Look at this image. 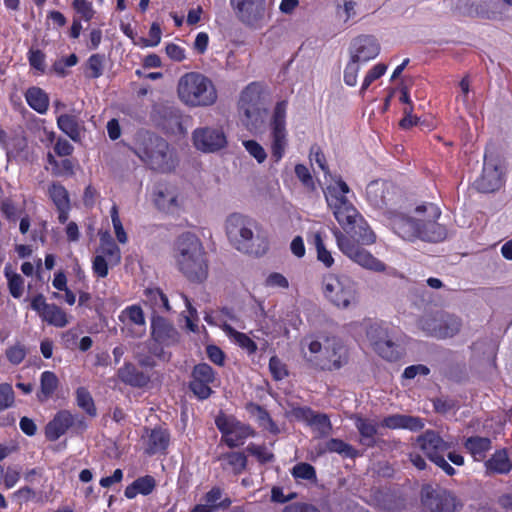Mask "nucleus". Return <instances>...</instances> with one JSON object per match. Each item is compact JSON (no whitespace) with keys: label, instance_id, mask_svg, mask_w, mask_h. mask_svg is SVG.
I'll list each match as a JSON object with an SVG mask.
<instances>
[{"label":"nucleus","instance_id":"f257e3e1","mask_svg":"<svg viewBox=\"0 0 512 512\" xmlns=\"http://www.w3.org/2000/svg\"><path fill=\"white\" fill-rule=\"evenodd\" d=\"M440 215L437 205L424 203L408 213L389 212V225L405 241L438 242L446 237V229L438 223Z\"/></svg>","mask_w":512,"mask_h":512},{"label":"nucleus","instance_id":"f03ea898","mask_svg":"<svg viewBox=\"0 0 512 512\" xmlns=\"http://www.w3.org/2000/svg\"><path fill=\"white\" fill-rule=\"evenodd\" d=\"M174 259L178 270L190 281L202 283L208 277V261L200 240L191 233L176 241Z\"/></svg>","mask_w":512,"mask_h":512},{"label":"nucleus","instance_id":"7ed1b4c3","mask_svg":"<svg viewBox=\"0 0 512 512\" xmlns=\"http://www.w3.org/2000/svg\"><path fill=\"white\" fill-rule=\"evenodd\" d=\"M225 230L230 243L240 252L261 255L267 249L259 223L247 215H229L225 222Z\"/></svg>","mask_w":512,"mask_h":512},{"label":"nucleus","instance_id":"20e7f679","mask_svg":"<svg viewBox=\"0 0 512 512\" xmlns=\"http://www.w3.org/2000/svg\"><path fill=\"white\" fill-rule=\"evenodd\" d=\"M177 95L188 107H207L217 101V90L213 82L198 72L182 75L177 84Z\"/></svg>","mask_w":512,"mask_h":512},{"label":"nucleus","instance_id":"39448f33","mask_svg":"<svg viewBox=\"0 0 512 512\" xmlns=\"http://www.w3.org/2000/svg\"><path fill=\"white\" fill-rule=\"evenodd\" d=\"M133 150L151 169L166 172L174 167L168 143L153 133L148 131L137 133Z\"/></svg>","mask_w":512,"mask_h":512},{"label":"nucleus","instance_id":"423d86ee","mask_svg":"<svg viewBox=\"0 0 512 512\" xmlns=\"http://www.w3.org/2000/svg\"><path fill=\"white\" fill-rule=\"evenodd\" d=\"M324 298L339 309H351L358 305L357 283L345 275L328 274L321 284Z\"/></svg>","mask_w":512,"mask_h":512},{"label":"nucleus","instance_id":"0eeeda50","mask_svg":"<svg viewBox=\"0 0 512 512\" xmlns=\"http://www.w3.org/2000/svg\"><path fill=\"white\" fill-rule=\"evenodd\" d=\"M238 105L247 129L257 130L264 123L267 110L264 86L258 82L248 84L241 92Z\"/></svg>","mask_w":512,"mask_h":512},{"label":"nucleus","instance_id":"6e6552de","mask_svg":"<svg viewBox=\"0 0 512 512\" xmlns=\"http://www.w3.org/2000/svg\"><path fill=\"white\" fill-rule=\"evenodd\" d=\"M349 191L348 185L340 178L327 185L324 191L329 208L345 231L355 225V221L361 216L346 197Z\"/></svg>","mask_w":512,"mask_h":512},{"label":"nucleus","instance_id":"1a4fd4ad","mask_svg":"<svg viewBox=\"0 0 512 512\" xmlns=\"http://www.w3.org/2000/svg\"><path fill=\"white\" fill-rule=\"evenodd\" d=\"M236 18L245 26L261 29L270 20L266 0H229Z\"/></svg>","mask_w":512,"mask_h":512},{"label":"nucleus","instance_id":"9d476101","mask_svg":"<svg viewBox=\"0 0 512 512\" xmlns=\"http://www.w3.org/2000/svg\"><path fill=\"white\" fill-rule=\"evenodd\" d=\"M286 112L287 102L284 100L277 102L269 124L271 137V156L276 163L283 158L286 147L288 145Z\"/></svg>","mask_w":512,"mask_h":512},{"label":"nucleus","instance_id":"9b49d317","mask_svg":"<svg viewBox=\"0 0 512 512\" xmlns=\"http://www.w3.org/2000/svg\"><path fill=\"white\" fill-rule=\"evenodd\" d=\"M418 326L428 336L445 339L456 335L461 328V320L445 312L425 315L418 321Z\"/></svg>","mask_w":512,"mask_h":512},{"label":"nucleus","instance_id":"f8f14e48","mask_svg":"<svg viewBox=\"0 0 512 512\" xmlns=\"http://www.w3.org/2000/svg\"><path fill=\"white\" fill-rule=\"evenodd\" d=\"M339 249L361 267L374 272H384L386 265L374 257L370 252L355 244L351 239L339 231L335 232Z\"/></svg>","mask_w":512,"mask_h":512},{"label":"nucleus","instance_id":"ddd939ff","mask_svg":"<svg viewBox=\"0 0 512 512\" xmlns=\"http://www.w3.org/2000/svg\"><path fill=\"white\" fill-rule=\"evenodd\" d=\"M366 334L370 345L379 356L388 361H395L399 358L397 345L393 342L386 325L372 323Z\"/></svg>","mask_w":512,"mask_h":512},{"label":"nucleus","instance_id":"4468645a","mask_svg":"<svg viewBox=\"0 0 512 512\" xmlns=\"http://www.w3.org/2000/svg\"><path fill=\"white\" fill-rule=\"evenodd\" d=\"M215 424L222 433V440L231 448L244 444L246 439L253 435L250 426L233 416L219 415L215 419Z\"/></svg>","mask_w":512,"mask_h":512},{"label":"nucleus","instance_id":"2eb2a0df","mask_svg":"<svg viewBox=\"0 0 512 512\" xmlns=\"http://www.w3.org/2000/svg\"><path fill=\"white\" fill-rule=\"evenodd\" d=\"M195 148L204 153H214L227 145L222 129L215 127H199L192 133Z\"/></svg>","mask_w":512,"mask_h":512},{"label":"nucleus","instance_id":"dca6fc26","mask_svg":"<svg viewBox=\"0 0 512 512\" xmlns=\"http://www.w3.org/2000/svg\"><path fill=\"white\" fill-rule=\"evenodd\" d=\"M422 502L431 512H455L462 504L446 490H434L430 486L422 490Z\"/></svg>","mask_w":512,"mask_h":512},{"label":"nucleus","instance_id":"f3484780","mask_svg":"<svg viewBox=\"0 0 512 512\" xmlns=\"http://www.w3.org/2000/svg\"><path fill=\"white\" fill-rule=\"evenodd\" d=\"M503 184V170L500 161L485 156L482 174L474 185L480 192L490 193L498 190Z\"/></svg>","mask_w":512,"mask_h":512},{"label":"nucleus","instance_id":"a211bd4d","mask_svg":"<svg viewBox=\"0 0 512 512\" xmlns=\"http://www.w3.org/2000/svg\"><path fill=\"white\" fill-rule=\"evenodd\" d=\"M72 426L84 430L87 424L82 417L73 415L68 410H61L57 412L54 418L47 424L45 435L48 440L56 441Z\"/></svg>","mask_w":512,"mask_h":512},{"label":"nucleus","instance_id":"6ab92c4d","mask_svg":"<svg viewBox=\"0 0 512 512\" xmlns=\"http://www.w3.org/2000/svg\"><path fill=\"white\" fill-rule=\"evenodd\" d=\"M395 186L384 180L371 181L366 187V200L375 209H385L394 202Z\"/></svg>","mask_w":512,"mask_h":512},{"label":"nucleus","instance_id":"aec40b11","mask_svg":"<svg viewBox=\"0 0 512 512\" xmlns=\"http://www.w3.org/2000/svg\"><path fill=\"white\" fill-rule=\"evenodd\" d=\"M153 201L159 210L173 213L178 211L183 198L178 189L170 184H159L153 192Z\"/></svg>","mask_w":512,"mask_h":512},{"label":"nucleus","instance_id":"412c9836","mask_svg":"<svg viewBox=\"0 0 512 512\" xmlns=\"http://www.w3.org/2000/svg\"><path fill=\"white\" fill-rule=\"evenodd\" d=\"M214 380L215 373L212 367L206 363H200L193 369L190 389L199 399H207L212 393L210 385Z\"/></svg>","mask_w":512,"mask_h":512},{"label":"nucleus","instance_id":"4be33fe9","mask_svg":"<svg viewBox=\"0 0 512 512\" xmlns=\"http://www.w3.org/2000/svg\"><path fill=\"white\" fill-rule=\"evenodd\" d=\"M349 52L351 59L366 63L379 55L380 45L375 37L361 35L352 41Z\"/></svg>","mask_w":512,"mask_h":512},{"label":"nucleus","instance_id":"5701e85b","mask_svg":"<svg viewBox=\"0 0 512 512\" xmlns=\"http://www.w3.org/2000/svg\"><path fill=\"white\" fill-rule=\"evenodd\" d=\"M230 505L231 500L224 490L214 486L202 496L200 502L190 512H216L227 509Z\"/></svg>","mask_w":512,"mask_h":512},{"label":"nucleus","instance_id":"b1692460","mask_svg":"<svg viewBox=\"0 0 512 512\" xmlns=\"http://www.w3.org/2000/svg\"><path fill=\"white\" fill-rule=\"evenodd\" d=\"M151 335L153 340L163 346H172L178 343L179 333L165 318L153 315L151 320Z\"/></svg>","mask_w":512,"mask_h":512},{"label":"nucleus","instance_id":"393cba45","mask_svg":"<svg viewBox=\"0 0 512 512\" xmlns=\"http://www.w3.org/2000/svg\"><path fill=\"white\" fill-rule=\"evenodd\" d=\"M417 443L425 455L434 462L440 458L451 447V445L444 441L438 433L432 430H427L424 434L417 438Z\"/></svg>","mask_w":512,"mask_h":512},{"label":"nucleus","instance_id":"a878e982","mask_svg":"<svg viewBox=\"0 0 512 512\" xmlns=\"http://www.w3.org/2000/svg\"><path fill=\"white\" fill-rule=\"evenodd\" d=\"M380 426L387 429H406L412 432H417L424 427V422L420 417L392 414L384 417Z\"/></svg>","mask_w":512,"mask_h":512},{"label":"nucleus","instance_id":"bb28decb","mask_svg":"<svg viewBox=\"0 0 512 512\" xmlns=\"http://www.w3.org/2000/svg\"><path fill=\"white\" fill-rule=\"evenodd\" d=\"M354 424L360 434V443L366 447H374L376 445V435L381 427L374 419L354 416Z\"/></svg>","mask_w":512,"mask_h":512},{"label":"nucleus","instance_id":"cd10ccee","mask_svg":"<svg viewBox=\"0 0 512 512\" xmlns=\"http://www.w3.org/2000/svg\"><path fill=\"white\" fill-rule=\"evenodd\" d=\"M323 360L335 368H340L346 361V349L339 339L335 337L325 339Z\"/></svg>","mask_w":512,"mask_h":512},{"label":"nucleus","instance_id":"c85d7f7f","mask_svg":"<svg viewBox=\"0 0 512 512\" xmlns=\"http://www.w3.org/2000/svg\"><path fill=\"white\" fill-rule=\"evenodd\" d=\"M99 254L107 259L111 266H116L121 262V251L113 240L109 232L100 234Z\"/></svg>","mask_w":512,"mask_h":512},{"label":"nucleus","instance_id":"c756f323","mask_svg":"<svg viewBox=\"0 0 512 512\" xmlns=\"http://www.w3.org/2000/svg\"><path fill=\"white\" fill-rule=\"evenodd\" d=\"M489 474H507L512 469V462L505 449L497 450L486 462Z\"/></svg>","mask_w":512,"mask_h":512},{"label":"nucleus","instance_id":"7c9ffc66","mask_svg":"<svg viewBox=\"0 0 512 512\" xmlns=\"http://www.w3.org/2000/svg\"><path fill=\"white\" fill-rule=\"evenodd\" d=\"M224 470L235 475L241 474L247 466V457L242 452H228L221 454L218 458Z\"/></svg>","mask_w":512,"mask_h":512},{"label":"nucleus","instance_id":"2f4dec72","mask_svg":"<svg viewBox=\"0 0 512 512\" xmlns=\"http://www.w3.org/2000/svg\"><path fill=\"white\" fill-rule=\"evenodd\" d=\"M144 297V302L153 309L154 315L171 310L167 296L159 288L145 289Z\"/></svg>","mask_w":512,"mask_h":512},{"label":"nucleus","instance_id":"473e14b6","mask_svg":"<svg viewBox=\"0 0 512 512\" xmlns=\"http://www.w3.org/2000/svg\"><path fill=\"white\" fill-rule=\"evenodd\" d=\"M351 234L352 238L364 245H371L376 241V235L369 227L365 219L360 216L356 221L355 225H352L347 231Z\"/></svg>","mask_w":512,"mask_h":512},{"label":"nucleus","instance_id":"72a5a7b5","mask_svg":"<svg viewBox=\"0 0 512 512\" xmlns=\"http://www.w3.org/2000/svg\"><path fill=\"white\" fill-rule=\"evenodd\" d=\"M464 445L474 460L482 461L486 457V453L491 449V440L487 437L473 436L469 437Z\"/></svg>","mask_w":512,"mask_h":512},{"label":"nucleus","instance_id":"f704fd0d","mask_svg":"<svg viewBox=\"0 0 512 512\" xmlns=\"http://www.w3.org/2000/svg\"><path fill=\"white\" fill-rule=\"evenodd\" d=\"M57 126L73 141H78L80 139L81 127L77 116L61 114L57 117Z\"/></svg>","mask_w":512,"mask_h":512},{"label":"nucleus","instance_id":"c9c22d12","mask_svg":"<svg viewBox=\"0 0 512 512\" xmlns=\"http://www.w3.org/2000/svg\"><path fill=\"white\" fill-rule=\"evenodd\" d=\"M118 376L124 383L134 387H143L149 381V378L132 364H125L124 367L120 368Z\"/></svg>","mask_w":512,"mask_h":512},{"label":"nucleus","instance_id":"e433bc0d","mask_svg":"<svg viewBox=\"0 0 512 512\" xmlns=\"http://www.w3.org/2000/svg\"><path fill=\"white\" fill-rule=\"evenodd\" d=\"M59 380L56 374L52 371H44L40 376V391L37 393V398L40 402L47 401L53 393L57 390Z\"/></svg>","mask_w":512,"mask_h":512},{"label":"nucleus","instance_id":"4c0bfd02","mask_svg":"<svg viewBox=\"0 0 512 512\" xmlns=\"http://www.w3.org/2000/svg\"><path fill=\"white\" fill-rule=\"evenodd\" d=\"M222 329L233 343L246 350L248 354H254L256 352L257 345L248 335L235 330L228 324H224Z\"/></svg>","mask_w":512,"mask_h":512},{"label":"nucleus","instance_id":"58836bf2","mask_svg":"<svg viewBox=\"0 0 512 512\" xmlns=\"http://www.w3.org/2000/svg\"><path fill=\"white\" fill-rule=\"evenodd\" d=\"M25 99L28 105L40 114H44L48 110L49 98L41 88H29L25 93Z\"/></svg>","mask_w":512,"mask_h":512},{"label":"nucleus","instance_id":"ea45409f","mask_svg":"<svg viewBox=\"0 0 512 512\" xmlns=\"http://www.w3.org/2000/svg\"><path fill=\"white\" fill-rule=\"evenodd\" d=\"M155 488V480L151 476H144L136 479L131 485L127 486L124 495L128 499L135 498L138 494L148 495Z\"/></svg>","mask_w":512,"mask_h":512},{"label":"nucleus","instance_id":"a19ab883","mask_svg":"<svg viewBox=\"0 0 512 512\" xmlns=\"http://www.w3.org/2000/svg\"><path fill=\"white\" fill-rule=\"evenodd\" d=\"M301 351L303 356L310 362L323 360L324 344L312 337H305L301 341Z\"/></svg>","mask_w":512,"mask_h":512},{"label":"nucleus","instance_id":"79ce46f5","mask_svg":"<svg viewBox=\"0 0 512 512\" xmlns=\"http://www.w3.org/2000/svg\"><path fill=\"white\" fill-rule=\"evenodd\" d=\"M41 318L49 325L57 328H63L68 325L70 319L66 312L56 304H50Z\"/></svg>","mask_w":512,"mask_h":512},{"label":"nucleus","instance_id":"37998d69","mask_svg":"<svg viewBox=\"0 0 512 512\" xmlns=\"http://www.w3.org/2000/svg\"><path fill=\"white\" fill-rule=\"evenodd\" d=\"M248 411L253 417H255L260 427L273 434H277L279 432L277 425L263 407L257 404H250L248 406Z\"/></svg>","mask_w":512,"mask_h":512},{"label":"nucleus","instance_id":"c03bdc74","mask_svg":"<svg viewBox=\"0 0 512 512\" xmlns=\"http://www.w3.org/2000/svg\"><path fill=\"white\" fill-rule=\"evenodd\" d=\"M169 440V434L166 430L161 428L153 429L149 435L148 452L156 454L165 451L169 445Z\"/></svg>","mask_w":512,"mask_h":512},{"label":"nucleus","instance_id":"a18cd8bd","mask_svg":"<svg viewBox=\"0 0 512 512\" xmlns=\"http://www.w3.org/2000/svg\"><path fill=\"white\" fill-rule=\"evenodd\" d=\"M326 451L337 453L345 458L354 459L360 455L357 449L341 439L332 438L326 442Z\"/></svg>","mask_w":512,"mask_h":512},{"label":"nucleus","instance_id":"49530a36","mask_svg":"<svg viewBox=\"0 0 512 512\" xmlns=\"http://www.w3.org/2000/svg\"><path fill=\"white\" fill-rule=\"evenodd\" d=\"M76 404L90 417L97 415V409L95 407L94 400L90 392L85 387H79L75 392Z\"/></svg>","mask_w":512,"mask_h":512},{"label":"nucleus","instance_id":"de8ad7c7","mask_svg":"<svg viewBox=\"0 0 512 512\" xmlns=\"http://www.w3.org/2000/svg\"><path fill=\"white\" fill-rule=\"evenodd\" d=\"M313 244L317 250V259L322 262L327 268L331 267L334 263V259L323 243L322 234L323 231L317 230L311 233Z\"/></svg>","mask_w":512,"mask_h":512},{"label":"nucleus","instance_id":"09e8293b","mask_svg":"<svg viewBox=\"0 0 512 512\" xmlns=\"http://www.w3.org/2000/svg\"><path fill=\"white\" fill-rule=\"evenodd\" d=\"M105 67V56L103 54L91 55L86 63L85 76L91 79H97L103 75Z\"/></svg>","mask_w":512,"mask_h":512},{"label":"nucleus","instance_id":"8fccbe9b","mask_svg":"<svg viewBox=\"0 0 512 512\" xmlns=\"http://www.w3.org/2000/svg\"><path fill=\"white\" fill-rule=\"evenodd\" d=\"M121 320H128L132 324L139 326L144 331L145 328V317L143 310L138 305H131L126 307L120 315Z\"/></svg>","mask_w":512,"mask_h":512},{"label":"nucleus","instance_id":"3c124183","mask_svg":"<svg viewBox=\"0 0 512 512\" xmlns=\"http://www.w3.org/2000/svg\"><path fill=\"white\" fill-rule=\"evenodd\" d=\"M48 192L51 200L57 208L70 207L68 192L64 186L58 183H53L49 187Z\"/></svg>","mask_w":512,"mask_h":512},{"label":"nucleus","instance_id":"603ef678","mask_svg":"<svg viewBox=\"0 0 512 512\" xmlns=\"http://www.w3.org/2000/svg\"><path fill=\"white\" fill-rule=\"evenodd\" d=\"M308 425L313 428L318 437H325L329 435L331 431L330 420L325 414H318L314 412Z\"/></svg>","mask_w":512,"mask_h":512},{"label":"nucleus","instance_id":"864d4df0","mask_svg":"<svg viewBox=\"0 0 512 512\" xmlns=\"http://www.w3.org/2000/svg\"><path fill=\"white\" fill-rule=\"evenodd\" d=\"M291 474L297 481L306 480L309 482H315L317 479L315 468L311 464L305 462L296 464L292 468Z\"/></svg>","mask_w":512,"mask_h":512},{"label":"nucleus","instance_id":"5fc2aeb1","mask_svg":"<svg viewBox=\"0 0 512 512\" xmlns=\"http://www.w3.org/2000/svg\"><path fill=\"white\" fill-rule=\"evenodd\" d=\"M5 276L8 280L9 291L14 298H20L23 294L24 281L22 277L11 271L10 268L5 267Z\"/></svg>","mask_w":512,"mask_h":512},{"label":"nucleus","instance_id":"6e6d98bb","mask_svg":"<svg viewBox=\"0 0 512 512\" xmlns=\"http://www.w3.org/2000/svg\"><path fill=\"white\" fill-rule=\"evenodd\" d=\"M387 71V65L383 63H378L374 65L365 75L361 88L360 94L364 95L365 91L370 87V85L382 77Z\"/></svg>","mask_w":512,"mask_h":512},{"label":"nucleus","instance_id":"4d7b16f0","mask_svg":"<svg viewBox=\"0 0 512 512\" xmlns=\"http://www.w3.org/2000/svg\"><path fill=\"white\" fill-rule=\"evenodd\" d=\"M359 62L350 58L344 69L343 80L347 86L354 87L358 82V73L360 71Z\"/></svg>","mask_w":512,"mask_h":512},{"label":"nucleus","instance_id":"13d9d810","mask_svg":"<svg viewBox=\"0 0 512 512\" xmlns=\"http://www.w3.org/2000/svg\"><path fill=\"white\" fill-rule=\"evenodd\" d=\"M110 216H111L112 225H113L114 232H115L118 242L121 244L127 243L128 237L124 230L122 222L120 220L119 213H118V207L116 205H113L111 207Z\"/></svg>","mask_w":512,"mask_h":512},{"label":"nucleus","instance_id":"bf43d9fd","mask_svg":"<svg viewBox=\"0 0 512 512\" xmlns=\"http://www.w3.org/2000/svg\"><path fill=\"white\" fill-rule=\"evenodd\" d=\"M243 146L250 156L256 159L258 163H263L267 158V153L262 145L255 140L243 141Z\"/></svg>","mask_w":512,"mask_h":512},{"label":"nucleus","instance_id":"052dcab7","mask_svg":"<svg viewBox=\"0 0 512 512\" xmlns=\"http://www.w3.org/2000/svg\"><path fill=\"white\" fill-rule=\"evenodd\" d=\"M72 6L84 21L88 22L94 17L95 11L88 0H73Z\"/></svg>","mask_w":512,"mask_h":512},{"label":"nucleus","instance_id":"680f3d73","mask_svg":"<svg viewBox=\"0 0 512 512\" xmlns=\"http://www.w3.org/2000/svg\"><path fill=\"white\" fill-rule=\"evenodd\" d=\"M295 174L299 181L302 183L304 187H306L310 191H314L316 189L314 179L308 169L303 164H297L295 166Z\"/></svg>","mask_w":512,"mask_h":512},{"label":"nucleus","instance_id":"e2e57ef3","mask_svg":"<svg viewBox=\"0 0 512 512\" xmlns=\"http://www.w3.org/2000/svg\"><path fill=\"white\" fill-rule=\"evenodd\" d=\"M5 354L11 364L19 365L26 357V349L21 344H15L9 347Z\"/></svg>","mask_w":512,"mask_h":512},{"label":"nucleus","instance_id":"0e129e2a","mask_svg":"<svg viewBox=\"0 0 512 512\" xmlns=\"http://www.w3.org/2000/svg\"><path fill=\"white\" fill-rule=\"evenodd\" d=\"M26 148H27L26 138L20 137V136L13 137L6 147L7 156L8 157H11V156L16 157L21 152H23Z\"/></svg>","mask_w":512,"mask_h":512},{"label":"nucleus","instance_id":"69168bd1","mask_svg":"<svg viewBox=\"0 0 512 512\" xmlns=\"http://www.w3.org/2000/svg\"><path fill=\"white\" fill-rule=\"evenodd\" d=\"M110 263L103 255H96L92 261V270L99 278H105L109 272Z\"/></svg>","mask_w":512,"mask_h":512},{"label":"nucleus","instance_id":"338daca9","mask_svg":"<svg viewBox=\"0 0 512 512\" xmlns=\"http://www.w3.org/2000/svg\"><path fill=\"white\" fill-rule=\"evenodd\" d=\"M78 62V57L75 54H71L68 57L57 60L53 64V70L58 76L66 75V68L75 66Z\"/></svg>","mask_w":512,"mask_h":512},{"label":"nucleus","instance_id":"774afa93","mask_svg":"<svg viewBox=\"0 0 512 512\" xmlns=\"http://www.w3.org/2000/svg\"><path fill=\"white\" fill-rule=\"evenodd\" d=\"M247 451L262 463L270 462L273 459V454L265 446L250 444Z\"/></svg>","mask_w":512,"mask_h":512}]
</instances>
